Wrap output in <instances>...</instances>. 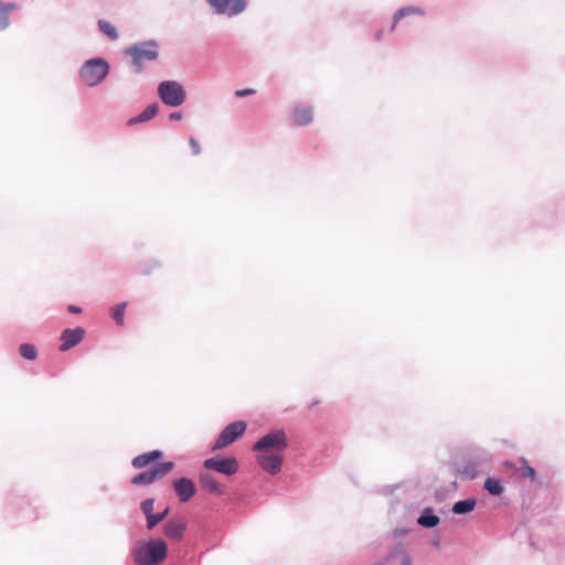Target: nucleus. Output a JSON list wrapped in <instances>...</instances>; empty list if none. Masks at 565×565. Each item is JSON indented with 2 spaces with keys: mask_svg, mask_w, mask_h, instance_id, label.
I'll return each mask as SVG.
<instances>
[{
  "mask_svg": "<svg viewBox=\"0 0 565 565\" xmlns=\"http://www.w3.org/2000/svg\"><path fill=\"white\" fill-rule=\"evenodd\" d=\"M417 522L424 527H435L439 524L440 519L433 514L431 509H426L424 513L418 518Z\"/></svg>",
  "mask_w": 565,
  "mask_h": 565,
  "instance_id": "nucleus-22",
  "label": "nucleus"
},
{
  "mask_svg": "<svg viewBox=\"0 0 565 565\" xmlns=\"http://www.w3.org/2000/svg\"><path fill=\"white\" fill-rule=\"evenodd\" d=\"M294 122L298 126H306L312 121V108L309 106H299L294 109Z\"/></svg>",
  "mask_w": 565,
  "mask_h": 565,
  "instance_id": "nucleus-17",
  "label": "nucleus"
},
{
  "mask_svg": "<svg viewBox=\"0 0 565 565\" xmlns=\"http://www.w3.org/2000/svg\"><path fill=\"white\" fill-rule=\"evenodd\" d=\"M84 334L85 330L81 327L74 329H65L61 335L62 344L60 347V350L62 352H65L71 348L75 347L83 340Z\"/></svg>",
  "mask_w": 565,
  "mask_h": 565,
  "instance_id": "nucleus-11",
  "label": "nucleus"
},
{
  "mask_svg": "<svg viewBox=\"0 0 565 565\" xmlns=\"http://www.w3.org/2000/svg\"><path fill=\"white\" fill-rule=\"evenodd\" d=\"M99 30L108 36L111 41H116L118 39V32L116 28L108 21L99 20L98 21Z\"/></svg>",
  "mask_w": 565,
  "mask_h": 565,
  "instance_id": "nucleus-24",
  "label": "nucleus"
},
{
  "mask_svg": "<svg viewBox=\"0 0 565 565\" xmlns=\"http://www.w3.org/2000/svg\"><path fill=\"white\" fill-rule=\"evenodd\" d=\"M159 111V105L157 103L150 104L147 108L138 116L132 117L128 120V125H136L139 122H145L153 118Z\"/></svg>",
  "mask_w": 565,
  "mask_h": 565,
  "instance_id": "nucleus-19",
  "label": "nucleus"
},
{
  "mask_svg": "<svg viewBox=\"0 0 565 565\" xmlns=\"http://www.w3.org/2000/svg\"><path fill=\"white\" fill-rule=\"evenodd\" d=\"M425 11L420 7H404L399 9L393 19L392 31L395 30L398 21L408 15H424Z\"/></svg>",
  "mask_w": 565,
  "mask_h": 565,
  "instance_id": "nucleus-21",
  "label": "nucleus"
},
{
  "mask_svg": "<svg viewBox=\"0 0 565 565\" xmlns=\"http://www.w3.org/2000/svg\"><path fill=\"white\" fill-rule=\"evenodd\" d=\"M161 457H162V452L160 450H152V451L141 454V455L135 457L132 459L131 465L136 469H141V468L149 466L153 461L160 459Z\"/></svg>",
  "mask_w": 565,
  "mask_h": 565,
  "instance_id": "nucleus-16",
  "label": "nucleus"
},
{
  "mask_svg": "<svg viewBox=\"0 0 565 565\" xmlns=\"http://www.w3.org/2000/svg\"><path fill=\"white\" fill-rule=\"evenodd\" d=\"M185 527V522L171 520L164 524L163 533L167 537L179 541L181 540Z\"/></svg>",
  "mask_w": 565,
  "mask_h": 565,
  "instance_id": "nucleus-14",
  "label": "nucleus"
},
{
  "mask_svg": "<svg viewBox=\"0 0 565 565\" xmlns=\"http://www.w3.org/2000/svg\"><path fill=\"white\" fill-rule=\"evenodd\" d=\"M12 8L13 4H4L0 2V30H3L9 25V12Z\"/></svg>",
  "mask_w": 565,
  "mask_h": 565,
  "instance_id": "nucleus-26",
  "label": "nucleus"
},
{
  "mask_svg": "<svg viewBox=\"0 0 565 565\" xmlns=\"http://www.w3.org/2000/svg\"><path fill=\"white\" fill-rule=\"evenodd\" d=\"M399 559L398 565H411V556L405 552L402 546H395L390 554L382 561L374 563L373 565H386L388 562Z\"/></svg>",
  "mask_w": 565,
  "mask_h": 565,
  "instance_id": "nucleus-13",
  "label": "nucleus"
},
{
  "mask_svg": "<svg viewBox=\"0 0 565 565\" xmlns=\"http://www.w3.org/2000/svg\"><path fill=\"white\" fill-rule=\"evenodd\" d=\"M173 467L174 463L171 461L157 463L150 470L136 475L132 478L131 483L136 486L150 484L168 475Z\"/></svg>",
  "mask_w": 565,
  "mask_h": 565,
  "instance_id": "nucleus-6",
  "label": "nucleus"
},
{
  "mask_svg": "<svg viewBox=\"0 0 565 565\" xmlns=\"http://www.w3.org/2000/svg\"><path fill=\"white\" fill-rule=\"evenodd\" d=\"M257 461L259 466L267 472L276 475L281 469L282 452L258 451Z\"/></svg>",
  "mask_w": 565,
  "mask_h": 565,
  "instance_id": "nucleus-9",
  "label": "nucleus"
},
{
  "mask_svg": "<svg viewBox=\"0 0 565 565\" xmlns=\"http://www.w3.org/2000/svg\"><path fill=\"white\" fill-rule=\"evenodd\" d=\"M126 307H127V303L122 302V303L117 305L113 309V318L116 320V322L118 324L124 323V315H125Z\"/></svg>",
  "mask_w": 565,
  "mask_h": 565,
  "instance_id": "nucleus-29",
  "label": "nucleus"
},
{
  "mask_svg": "<svg viewBox=\"0 0 565 565\" xmlns=\"http://www.w3.org/2000/svg\"><path fill=\"white\" fill-rule=\"evenodd\" d=\"M287 437L284 430L278 429L262 437L253 447L255 451L284 452L287 448Z\"/></svg>",
  "mask_w": 565,
  "mask_h": 565,
  "instance_id": "nucleus-5",
  "label": "nucleus"
},
{
  "mask_svg": "<svg viewBox=\"0 0 565 565\" xmlns=\"http://www.w3.org/2000/svg\"><path fill=\"white\" fill-rule=\"evenodd\" d=\"M169 118L171 120H180L182 118V113H180V111L171 113Z\"/></svg>",
  "mask_w": 565,
  "mask_h": 565,
  "instance_id": "nucleus-34",
  "label": "nucleus"
},
{
  "mask_svg": "<svg viewBox=\"0 0 565 565\" xmlns=\"http://www.w3.org/2000/svg\"><path fill=\"white\" fill-rule=\"evenodd\" d=\"M159 111V105L157 103L150 104L147 108L138 116L132 117L128 120V125H136L139 122H145L153 118Z\"/></svg>",
  "mask_w": 565,
  "mask_h": 565,
  "instance_id": "nucleus-20",
  "label": "nucleus"
},
{
  "mask_svg": "<svg viewBox=\"0 0 565 565\" xmlns=\"http://www.w3.org/2000/svg\"><path fill=\"white\" fill-rule=\"evenodd\" d=\"M519 471H520V476L523 478H529L532 481H534L536 478L534 468L529 466L525 461L522 462V466Z\"/></svg>",
  "mask_w": 565,
  "mask_h": 565,
  "instance_id": "nucleus-30",
  "label": "nucleus"
},
{
  "mask_svg": "<svg viewBox=\"0 0 565 565\" xmlns=\"http://www.w3.org/2000/svg\"><path fill=\"white\" fill-rule=\"evenodd\" d=\"M109 65L103 58L87 61L81 68L79 76L87 86L99 84L108 74Z\"/></svg>",
  "mask_w": 565,
  "mask_h": 565,
  "instance_id": "nucleus-2",
  "label": "nucleus"
},
{
  "mask_svg": "<svg viewBox=\"0 0 565 565\" xmlns=\"http://www.w3.org/2000/svg\"><path fill=\"white\" fill-rule=\"evenodd\" d=\"M153 504H154V500L153 499H147V500L142 501V503H141V510L145 513L147 519L149 518V515L153 514V512H152L153 511Z\"/></svg>",
  "mask_w": 565,
  "mask_h": 565,
  "instance_id": "nucleus-31",
  "label": "nucleus"
},
{
  "mask_svg": "<svg viewBox=\"0 0 565 565\" xmlns=\"http://www.w3.org/2000/svg\"><path fill=\"white\" fill-rule=\"evenodd\" d=\"M158 94L166 105L172 107L180 106L185 100L184 88L175 81H164L160 83Z\"/></svg>",
  "mask_w": 565,
  "mask_h": 565,
  "instance_id": "nucleus-4",
  "label": "nucleus"
},
{
  "mask_svg": "<svg viewBox=\"0 0 565 565\" xmlns=\"http://www.w3.org/2000/svg\"><path fill=\"white\" fill-rule=\"evenodd\" d=\"M476 503L477 502L473 499L458 501L454 504L452 512L456 514L468 513L475 509Z\"/></svg>",
  "mask_w": 565,
  "mask_h": 565,
  "instance_id": "nucleus-23",
  "label": "nucleus"
},
{
  "mask_svg": "<svg viewBox=\"0 0 565 565\" xmlns=\"http://www.w3.org/2000/svg\"><path fill=\"white\" fill-rule=\"evenodd\" d=\"M168 553V546L162 540H153L139 543L134 551V559L137 565H159Z\"/></svg>",
  "mask_w": 565,
  "mask_h": 565,
  "instance_id": "nucleus-1",
  "label": "nucleus"
},
{
  "mask_svg": "<svg viewBox=\"0 0 565 565\" xmlns=\"http://www.w3.org/2000/svg\"><path fill=\"white\" fill-rule=\"evenodd\" d=\"M200 483L204 490H206L211 493H215L218 495L224 493L223 487L217 482V480L210 472H201Z\"/></svg>",
  "mask_w": 565,
  "mask_h": 565,
  "instance_id": "nucleus-15",
  "label": "nucleus"
},
{
  "mask_svg": "<svg viewBox=\"0 0 565 565\" xmlns=\"http://www.w3.org/2000/svg\"><path fill=\"white\" fill-rule=\"evenodd\" d=\"M169 509L167 508L163 512L149 515L147 519V527L149 530L153 529L158 523H160L167 515H168Z\"/></svg>",
  "mask_w": 565,
  "mask_h": 565,
  "instance_id": "nucleus-28",
  "label": "nucleus"
},
{
  "mask_svg": "<svg viewBox=\"0 0 565 565\" xmlns=\"http://www.w3.org/2000/svg\"><path fill=\"white\" fill-rule=\"evenodd\" d=\"M189 143H190V147L192 148L193 153L199 154L200 146H199V142L196 141V139L190 138Z\"/></svg>",
  "mask_w": 565,
  "mask_h": 565,
  "instance_id": "nucleus-32",
  "label": "nucleus"
},
{
  "mask_svg": "<svg viewBox=\"0 0 565 565\" xmlns=\"http://www.w3.org/2000/svg\"><path fill=\"white\" fill-rule=\"evenodd\" d=\"M68 310L73 313H79L82 311V309L77 306H70Z\"/></svg>",
  "mask_w": 565,
  "mask_h": 565,
  "instance_id": "nucleus-35",
  "label": "nucleus"
},
{
  "mask_svg": "<svg viewBox=\"0 0 565 565\" xmlns=\"http://www.w3.org/2000/svg\"><path fill=\"white\" fill-rule=\"evenodd\" d=\"M125 53L132 58V65L137 73L143 68V63L158 58V50L154 43H142L128 47Z\"/></svg>",
  "mask_w": 565,
  "mask_h": 565,
  "instance_id": "nucleus-3",
  "label": "nucleus"
},
{
  "mask_svg": "<svg viewBox=\"0 0 565 565\" xmlns=\"http://www.w3.org/2000/svg\"><path fill=\"white\" fill-rule=\"evenodd\" d=\"M217 13L235 15L246 7V0H207Z\"/></svg>",
  "mask_w": 565,
  "mask_h": 565,
  "instance_id": "nucleus-10",
  "label": "nucleus"
},
{
  "mask_svg": "<svg viewBox=\"0 0 565 565\" xmlns=\"http://www.w3.org/2000/svg\"><path fill=\"white\" fill-rule=\"evenodd\" d=\"M253 93H254V90H253V89H243V90H236V92H235V95H236L237 97H244V96L250 95V94H253Z\"/></svg>",
  "mask_w": 565,
  "mask_h": 565,
  "instance_id": "nucleus-33",
  "label": "nucleus"
},
{
  "mask_svg": "<svg viewBox=\"0 0 565 565\" xmlns=\"http://www.w3.org/2000/svg\"><path fill=\"white\" fill-rule=\"evenodd\" d=\"M487 491L493 495H500L503 492V488L498 479L489 478L484 482Z\"/></svg>",
  "mask_w": 565,
  "mask_h": 565,
  "instance_id": "nucleus-25",
  "label": "nucleus"
},
{
  "mask_svg": "<svg viewBox=\"0 0 565 565\" xmlns=\"http://www.w3.org/2000/svg\"><path fill=\"white\" fill-rule=\"evenodd\" d=\"M159 111V105L157 103L150 104L147 108L138 116L132 117L128 120V125H136L139 122H145L153 118Z\"/></svg>",
  "mask_w": 565,
  "mask_h": 565,
  "instance_id": "nucleus-18",
  "label": "nucleus"
},
{
  "mask_svg": "<svg viewBox=\"0 0 565 565\" xmlns=\"http://www.w3.org/2000/svg\"><path fill=\"white\" fill-rule=\"evenodd\" d=\"M173 488L182 502L189 501L195 494V486L191 479L180 478L173 481Z\"/></svg>",
  "mask_w": 565,
  "mask_h": 565,
  "instance_id": "nucleus-12",
  "label": "nucleus"
},
{
  "mask_svg": "<svg viewBox=\"0 0 565 565\" xmlns=\"http://www.w3.org/2000/svg\"><path fill=\"white\" fill-rule=\"evenodd\" d=\"M203 465L207 470H215L226 476H232L238 470V463L235 458H209Z\"/></svg>",
  "mask_w": 565,
  "mask_h": 565,
  "instance_id": "nucleus-8",
  "label": "nucleus"
},
{
  "mask_svg": "<svg viewBox=\"0 0 565 565\" xmlns=\"http://www.w3.org/2000/svg\"><path fill=\"white\" fill-rule=\"evenodd\" d=\"M19 352L22 358L31 361L34 360L38 354L35 347L29 343L21 344Z\"/></svg>",
  "mask_w": 565,
  "mask_h": 565,
  "instance_id": "nucleus-27",
  "label": "nucleus"
},
{
  "mask_svg": "<svg viewBox=\"0 0 565 565\" xmlns=\"http://www.w3.org/2000/svg\"><path fill=\"white\" fill-rule=\"evenodd\" d=\"M246 427V423L242 420L227 425L217 437L212 450H218L233 444L245 433Z\"/></svg>",
  "mask_w": 565,
  "mask_h": 565,
  "instance_id": "nucleus-7",
  "label": "nucleus"
}]
</instances>
